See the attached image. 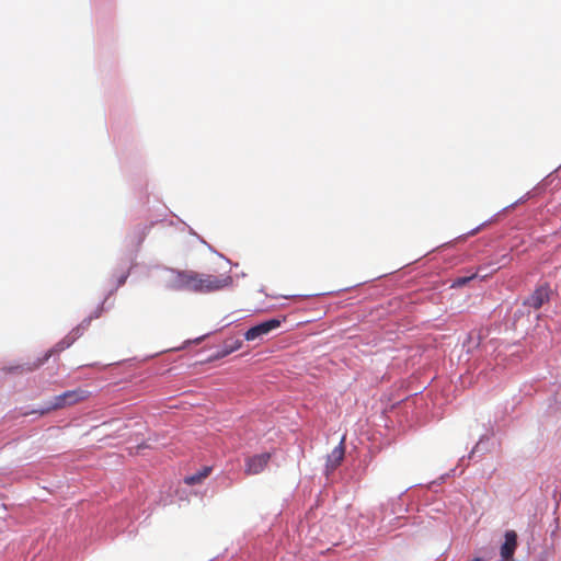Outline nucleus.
Segmentation results:
<instances>
[{"mask_svg": "<svg viewBox=\"0 0 561 561\" xmlns=\"http://www.w3.org/2000/svg\"><path fill=\"white\" fill-rule=\"evenodd\" d=\"M232 277L228 274L210 275L193 271L180 272L175 277V286L179 289L208 294L230 286Z\"/></svg>", "mask_w": 561, "mask_h": 561, "instance_id": "nucleus-1", "label": "nucleus"}, {"mask_svg": "<svg viewBox=\"0 0 561 561\" xmlns=\"http://www.w3.org/2000/svg\"><path fill=\"white\" fill-rule=\"evenodd\" d=\"M89 396L90 393L81 388L68 390L61 394L54 397L53 400L48 402L45 409L34 411V413H39L41 415H44L54 410L71 407L87 400Z\"/></svg>", "mask_w": 561, "mask_h": 561, "instance_id": "nucleus-2", "label": "nucleus"}, {"mask_svg": "<svg viewBox=\"0 0 561 561\" xmlns=\"http://www.w3.org/2000/svg\"><path fill=\"white\" fill-rule=\"evenodd\" d=\"M73 340L71 339H64L60 342H58L53 348L47 351L42 357H38L36 360L32 363H27L21 366H16L15 368H11V370L18 371V373H31L37 368H39L42 365H44L54 354L59 353L66 348H68L72 344Z\"/></svg>", "mask_w": 561, "mask_h": 561, "instance_id": "nucleus-3", "label": "nucleus"}, {"mask_svg": "<svg viewBox=\"0 0 561 561\" xmlns=\"http://www.w3.org/2000/svg\"><path fill=\"white\" fill-rule=\"evenodd\" d=\"M283 320L280 319H270L267 321L261 322L252 328H250L244 333V339L247 341H255L261 340L263 336L270 334L272 331L278 329L282 324Z\"/></svg>", "mask_w": 561, "mask_h": 561, "instance_id": "nucleus-4", "label": "nucleus"}, {"mask_svg": "<svg viewBox=\"0 0 561 561\" xmlns=\"http://www.w3.org/2000/svg\"><path fill=\"white\" fill-rule=\"evenodd\" d=\"M270 460H271L270 453H263L260 455H254V456L248 457L245 459L244 473L247 476H254V474L261 473L267 467Z\"/></svg>", "mask_w": 561, "mask_h": 561, "instance_id": "nucleus-5", "label": "nucleus"}, {"mask_svg": "<svg viewBox=\"0 0 561 561\" xmlns=\"http://www.w3.org/2000/svg\"><path fill=\"white\" fill-rule=\"evenodd\" d=\"M517 547V535L514 530L505 533V541L501 547V557L503 560L508 561L513 558Z\"/></svg>", "mask_w": 561, "mask_h": 561, "instance_id": "nucleus-6", "label": "nucleus"}, {"mask_svg": "<svg viewBox=\"0 0 561 561\" xmlns=\"http://www.w3.org/2000/svg\"><path fill=\"white\" fill-rule=\"evenodd\" d=\"M549 299V288L540 286L529 296L526 304L534 309H539Z\"/></svg>", "mask_w": 561, "mask_h": 561, "instance_id": "nucleus-7", "label": "nucleus"}, {"mask_svg": "<svg viewBox=\"0 0 561 561\" xmlns=\"http://www.w3.org/2000/svg\"><path fill=\"white\" fill-rule=\"evenodd\" d=\"M345 449L343 445V440L340 443L339 446H336L327 458V470L333 471L335 470L342 462L344 458Z\"/></svg>", "mask_w": 561, "mask_h": 561, "instance_id": "nucleus-8", "label": "nucleus"}, {"mask_svg": "<svg viewBox=\"0 0 561 561\" xmlns=\"http://www.w3.org/2000/svg\"><path fill=\"white\" fill-rule=\"evenodd\" d=\"M210 471H211L210 467H204L199 472L185 477L184 482L187 485L198 484L209 476Z\"/></svg>", "mask_w": 561, "mask_h": 561, "instance_id": "nucleus-9", "label": "nucleus"}, {"mask_svg": "<svg viewBox=\"0 0 561 561\" xmlns=\"http://www.w3.org/2000/svg\"><path fill=\"white\" fill-rule=\"evenodd\" d=\"M479 276V272H476L473 274H471L470 276H460V277H457L454 283H453V287H462L465 286L467 283H469L471 279L476 278Z\"/></svg>", "mask_w": 561, "mask_h": 561, "instance_id": "nucleus-10", "label": "nucleus"}, {"mask_svg": "<svg viewBox=\"0 0 561 561\" xmlns=\"http://www.w3.org/2000/svg\"><path fill=\"white\" fill-rule=\"evenodd\" d=\"M241 345H242V342H241V341H239V340L234 341L231 345L226 344V345H225V352H224V354H225V355L230 354V353H232V352H234V351L239 350V348L241 347Z\"/></svg>", "mask_w": 561, "mask_h": 561, "instance_id": "nucleus-11", "label": "nucleus"}, {"mask_svg": "<svg viewBox=\"0 0 561 561\" xmlns=\"http://www.w3.org/2000/svg\"><path fill=\"white\" fill-rule=\"evenodd\" d=\"M128 277V273H123L119 278H118V282H117V287L118 286H122L125 284L126 279Z\"/></svg>", "mask_w": 561, "mask_h": 561, "instance_id": "nucleus-12", "label": "nucleus"}, {"mask_svg": "<svg viewBox=\"0 0 561 561\" xmlns=\"http://www.w3.org/2000/svg\"><path fill=\"white\" fill-rule=\"evenodd\" d=\"M472 561H484L482 558H474Z\"/></svg>", "mask_w": 561, "mask_h": 561, "instance_id": "nucleus-13", "label": "nucleus"}, {"mask_svg": "<svg viewBox=\"0 0 561 561\" xmlns=\"http://www.w3.org/2000/svg\"><path fill=\"white\" fill-rule=\"evenodd\" d=\"M479 229H474L473 231H471L470 233L471 234H474Z\"/></svg>", "mask_w": 561, "mask_h": 561, "instance_id": "nucleus-14", "label": "nucleus"}]
</instances>
